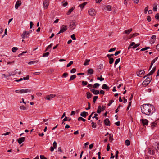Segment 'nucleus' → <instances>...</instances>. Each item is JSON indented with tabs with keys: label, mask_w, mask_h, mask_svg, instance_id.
<instances>
[{
	"label": "nucleus",
	"mask_w": 159,
	"mask_h": 159,
	"mask_svg": "<svg viewBox=\"0 0 159 159\" xmlns=\"http://www.w3.org/2000/svg\"><path fill=\"white\" fill-rule=\"evenodd\" d=\"M151 20V18L149 16H147V20L148 22H150Z\"/></svg>",
	"instance_id": "nucleus-56"
},
{
	"label": "nucleus",
	"mask_w": 159,
	"mask_h": 159,
	"mask_svg": "<svg viewBox=\"0 0 159 159\" xmlns=\"http://www.w3.org/2000/svg\"><path fill=\"white\" fill-rule=\"evenodd\" d=\"M157 120L155 121L154 122H152L151 123V127L152 129H153L154 127L157 126Z\"/></svg>",
	"instance_id": "nucleus-16"
},
{
	"label": "nucleus",
	"mask_w": 159,
	"mask_h": 159,
	"mask_svg": "<svg viewBox=\"0 0 159 159\" xmlns=\"http://www.w3.org/2000/svg\"><path fill=\"white\" fill-rule=\"evenodd\" d=\"M38 62V60L33 61L29 62V64H34L35 63H37Z\"/></svg>",
	"instance_id": "nucleus-34"
},
{
	"label": "nucleus",
	"mask_w": 159,
	"mask_h": 159,
	"mask_svg": "<svg viewBox=\"0 0 159 159\" xmlns=\"http://www.w3.org/2000/svg\"><path fill=\"white\" fill-rule=\"evenodd\" d=\"M148 152L150 154L153 155L154 154V151L153 150H152L150 148L148 149Z\"/></svg>",
	"instance_id": "nucleus-25"
},
{
	"label": "nucleus",
	"mask_w": 159,
	"mask_h": 159,
	"mask_svg": "<svg viewBox=\"0 0 159 159\" xmlns=\"http://www.w3.org/2000/svg\"><path fill=\"white\" fill-rule=\"evenodd\" d=\"M21 4V2L20 1L18 0L15 4V8L16 9H17L18 8V7L20 6Z\"/></svg>",
	"instance_id": "nucleus-13"
},
{
	"label": "nucleus",
	"mask_w": 159,
	"mask_h": 159,
	"mask_svg": "<svg viewBox=\"0 0 159 159\" xmlns=\"http://www.w3.org/2000/svg\"><path fill=\"white\" fill-rule=\"evenodd\" d=\"M88 115V113L85 111H84L83 112H82L80 114V115L81 116H82L83 117L85 118Z\"/></svg>",
	"instance_id": "nucleus-19"
},
{
	"label": "nucleus",
	"mask_w": 159,
	"mask_h": 159,
	"mask_svg": "<svg viewBox=\"0 0 159 159\" xmlns=\"http://www.w3.org/2000/svg\"><path fill=\"white\" fill-rule=\"evenodd\" d=\"M100 86V84L98 83H95L93 86V88L94 89L97 88L98 87Z\"/></svg>",
	"instance_id": "nucleus-33"
},
{
	"label": "nucleus",
	"mask_w": 159,
	"mask_h": 159,
	"mask_svg": "<svg viewBox=\"0 0 159 159\" xmlns=\"http://www.w3.org/2000/svg\"><path fill=\"white\" fill-rule=\"evenodd\" d=\"M141 121L143 126H144L148 125V121L147 120L143 119L141 120Z\"/></svg>",
	"instance_id": "nucleus-10"
},
{
	"label": "nucleus",
	"mask_w": 159,
	"mask_h": 159,
	"mask_svg": "<svg viewBox=\"0 0 159 159\" xmlns=\"http://www.w3.org/2000/svg\"><path fill=\"white\" fill-rule=\"evenodd\" d=\"M132 28L130 29L126 30L123 33L129 34L132 31Z\"/></svg>",
	"instance_id": "nucleus-20"
},
{
	"label": "nucleus",
	"mask_w": 159,
	"mask_h": 159,
	"mask_svg": "<svg viewBox=\"0 0 159 159\" xmlns=\"http://www.w3.org/2000/svg\"><path fill=\"white\" fill-rule=\"evenodd\" d=\"M135 44V43L134 42H132L130 45L128 46V49H129L130 48H131L132 46H133Z\"/></svg>",
	"instance_id": "nucleus-36"
},
{
	"label": "nucleus",
	"mask_w": 159,
	"mask_h": 159,
	"mask_svg": "<svg viewBox=\"0 0 159 159\" xmlns=\"http://www.w3.org/2000/svg\"><path fill=\"white\" fill-rule=\"evenodd\" d=\"M68 76V74L66 72L63 74L62 76V77H66Z\"/></svg>",
	"instance_id": "nucleus-45"
},
{
	"label": "nucleus",
	"mask_w": 159,
	"mask_h": 159,
	"mask_svg": "<svg viewBox=\"0 0 159 159\" xmlns=\"http://www.w3.org/2000/svg\"><path fill=\"white\" fill-rule=\"evenodd\" d=\"M90 91L93 93L94 94L97 95L99 94V92L98 90L92 89L90 90Z\"/></svg>",
	"instance_id": "nucleus-17"
},
{
	"label": "nucleus",
	"mask_w": 159,
	"mask_h": 159,
	"mask_svg": "<svg viewBox=\"0 0 159 159\" xmlns=\"http://www.w3.org/2000/svg\"><path fill=\"white\" fill-rule=\"evenodd\" d=\"M135 44V43L134 42H132L130 45L128 46V49H129L130 48H131L132 46H133Z\"/></svg>",
	"instance_id": "nucleus-37"
},
{
	"label": "nucleus",
	"mask_w": 159,
	"mask_h": 159,
	"mask_svg": "<svg viewBox=\"0 0 159 159\" xmlns=\"http://www.w3.org/2000/svg\"><path fill=\"white\" fill-rule=\"evenodd\" d=\"M114 139L113 138V135L112 134H110V136H109V140L111 142Z\"/></svg>",
	"instance_id": "nucleus-31"
},
{
	"label": "nucleus",
	"mask_w": 159,
	"mask_h": 159,
	"mask_svg": "<svg viewBox=\"0 0 159 159\" xmlns=\"http://www.w3.org/2000/svg\"><path fill=\"white\" fill-rule=\"evenodd\" d=\"M135 44V43L134 42H132L130 45L128 46V49H129L130 48H131L132 46H133Z\"/></svg>",
	"instance_id": "nucleus-38"
},
{
	"label": "nucleus",
	"mask_w": 159,
	"mask_h": 159,
	"mask_svg": "<svg viewBox=\"0 0 159 159\" xmlns=\"http://www.w3.org/2000/svg\"><path fill=\"white\" fill-rule=\"evenodd\" d=\"M158 58V57H156L151 62V64L152 66L153 64L156 61H157V60Z\"/></svg>",
	"instance_id": "nucleus-32"
},
{
	"label": "nucleus",
	"mask_w": 159,
	"mask_h": 159,
	"mask_svg": "<svg viewBox=\"0 0 159 159\" xmlns=\"http://www.w3.org/2000/svg\"><path fill=\"white\" fill-rule=\"evenodd\" d=\"M114 102V100H111L109 101V102L108 104L107 105L108 106H110L111 105L112 103Z\"/></svg>",
	"instance_id": "nucleus-63"
},
{
	"label": "nucleus",
	"mask_w": 159,
	"mask_h": 159,
	"mask_svg": "<svg viewBox=\"0 0 159 159\" xmlns=\"http://www.w3.org/2000/svg\"><path fill=\"white\" fill-rule=\"evenodd\" d=\"M50 53L48 52L43 53V57H48L49 54Z\"/></svg>",
	"instance_id": "nucleus-44"
},
{
	"label": "nucleus",
	"mask_w": 159,
	"mask_h": 159,
	"mask_svg": "<svg viewBox=\"0 0 159 159\" xmlns=\"http://www.w3.org/2000/svg\"><path fill=\"white\" fill-rule=\"evenodd\" d=\"M82 84L83 85L85 86L87 84L88 82L87 81H83L82 82Z\"/></svg>",
	"instance_id": "nucleus-51"
},
{
	"label": "nucleus",
	"mask_w": 159,
	"mask_h": 159,
	"mask_svg": "<svg viewBox=\"0 0 159 159\" xmlns=\"http://www.w3.org/2000/svg\"><path fill=\"white\" fill-rule=\"evenodd\" d=\"M78 121L82 120L83 122H85L86 121V120L83 118L81 117H80L78 118Z\"/></svg>",
	"instance_id": "nucleus-40"
},
{
	"label": "nucleus",
	"mask_w": 159,
	"mask_h": 159,
	"mask_svg": "<svg viewBox=\"0 0 159 159\" xmlns=\"http://www.w3.org/2000/svg\"><path fill=\"white\" fill-rule=\"evenodd\" d=\"M155 149L156 151L159 153V144L156 143L155 145Z\"/></svg>",
	"instance_id": "nucleus-21"
},
{
	"label": "nucleus",
	"mask_w": 159,
	"mask_h": 159,
	"mask_svg": "<svg viewBox=\"0 0 159 159\" xmlns=\"http://www.w3.org/2000/svg\"><path fill=\"white\" fill-rule=\"evenodd\" d=\"M18 50V48L16 47H13L12 48V51L13 52H16V51L17 50Z\"/></svg>",
	"instance_id": "nucleus-41"
},
{
	"label": "nucleus",
	"mask_w": 159,
	"mask_h": 159,
	"mask_svg": "<svg viewBox=\"0 0 159 159\" xmlns=\"http://www.w3.org/2000/svg\"><path fill=\"white\" fill-rule=\"evenodd\" d=\"M32 90V89H25L16 90L15 92L18 93H30Z\"/></svg>",
	"instance_id": "nucleus-2"
},
{
	"label": "nucleus",
	"mask_w": 159,
	"mask_h": 159,
	"mask_svg": "<svg viewBox=\"0 0 159 159\" xmlns=\"http://www.w3.org/2000/svg\"><path fill=\"white\" fill-rule=\"evenodd\" d=\"M102 88L103 89H104V90L106 89L107 90H108L109 89V87H108L107 86V85L106 84H104L102 85Z\"/></svg>",
	"instance_id": "nucleus-18"
},
{
	"label": "nucleus",
	"mask_w": 159,
	"mask_h": 159,
	"mask_svg": "<svg viewBox=\"0 0 159 159\" xmlns=\"http://www.w3.org/2000/svg\"><path fill=\"white\" fill-rule=\"evenodd\" d=\"M49 3V0H44L43 2V7L45 9H47L48 5Z\"/></svg>",
	"instance_id": "nucleus-8"
},
{
	"label": "nucleus",
	"mask_w": 159,
	"mask_h": 159,
	"mask_svg": "<svg viewBox=\"0 0 159 159\" xmlns=\"http://www.w3.org/2000/svg\"><path fill=\"white\" fill-rule=\"evenodd\" d=\"M139 35V34L138 33H134V34H133L132 36L130 38H129V39H130L131 38H132V37H135L136 36H137V35Z\"/></svg>",
	"instance_id": "nucleus-53"
},
{
	"label": "nucleus",
	"mask_w": 159,
	"mask_h": 159,
	"mask_svg": "<svg viewBox=\"0 0 159 159\" xmlns=\"http://www.w3.org/2000/svg\"><path fill=\"white\" fill-rule=\"evenodd\" d=\"M140 44H135L132 47V48L133 49L136 48L137 47L139 46V45Z\"/></svg>",
	"instance_id": "nucleus-61"
},
{
	"label": "nucleus",
	"mask_w": 159,
	"mask_h": 159,
	"mask_svg": "<svg viewBox=\"0 0 159 159\" xmlns=\"http://www.w3.org/2000/svg\"><path fill=\"white\" fill-rule=\"evenodd\" d=\"M154 5L155 6L153 8V10L154 11H157V4L156 3H155Z\"/></svg>",
	"instance_id": "nucleus-35"
},
{
	"label": "nucleus",
	"mask_w": 159,
	"mask_h": 159,
	"mask_svg": "<svg viewBox=\"0 0 159 159\" xmlns=\"http://www.w3.org/2000/svg\"><path fill=\"white\" fill-rule=\"evenodd\" d=\"M90 61V59H86L85 61V62L84 63V66L88 65L89 64V62Z\"/></svg>",
	"instance_id": "nucleus-30"
},
{
	"label": "nucleus",
	"mask_w": 159,
	"mask_h": 159,
	"mask_svg": "<svg viewBox=\"0 0 159 159\" xmlns=\"http://www.w3.org/2000/svg\"><path fill=\"white\" fill-rule=\"evenodd\" d=\"M75 7H73L70 9L68 12L67 13V15L70 14L71 12L73 11V10L75 9Z\"/></svg>",
	"instance_id": "nucleus-24"
},
{
	"label": "nucleus",
	"mask_w": 159,
	"mask_h": 159,
	"mask_svg": "<svg viewBox=\"0 0 159 159\" xmlns=\"http://www.w3.org/2000/svg\"><path fill=\"white\" fill-rule=\"evenodd\" d=\"M152 80L151 77H148L142 83V85L143 86H146L148 85Z\"/></svg>",
	"instance_id": "nucleus-3"
},
{
	"label": "nucleus",
	"mask_w": 159,
	"mask_h": 159,
	"mask_svg": "<svg viewBox=\"0 0 159 159\" xmlns=\"http://www.w3.org/2000/svg\"><path fill=\"white\" fill-rule=\"evenodd\" d=\"M53 146H52V147L53 148H54L55 149L57 147V142L55 141H54L53 142Z\"/></svg>",
	"instance_id": "nucleus-49"
},
{
	"label": "nucleus",
	"mask_w": 159,
	"mask_h": 159,
	"mask_svg": "<svg viewBox=\"0 0 159 159\" xmlns=\"http://www.w3.org/2000/svg\"><path fill=\"white\" fill-rule=\"evenodd\" d=\"M141 112L148 116L152 115L155 111L154 106L150 104H144L141 107Z\"/></svg>",
	"instance_id": "nucleus-1"
},
{
	"label": "nucleus",
	"mask_w": 159,
	"mask_h": 159,
	"mask_svg": "<svg viewBox=\"0 0 159 159\" xmlns=\"http://www.w3.org/2000/svg\"><path fill=\"white\" fill-rule=\"evenodd\" d=\"M120 61V58H118L116 59L115 62V65H116Z\"/></svg>",
	"instance_id": "nucleus-43"
},
{
	"label": "nucleus",
	"mask_w": 159,
	"mask_h": 159,
	"mask_svg": "<svg viewBox=\"0 0 159 159\" xmlns=\"http://www.w3.org/2000/svg\"><path fill=\"white\" fill-rule=\"evenodd\" d=\"M56 95L54 94H51L46 96V99L47 100H50L52 98H53Z\"/></svg>",
	"instance_id": "nucleus-12"
},
{
	"label": "nucleus",
	"mask_w": 159,
	"mask_h": 159,
	"mask_svg": "<svg viewBox=\"0 0 159 159\" xmlns=\"http://www.w3.org/2000/svg\"><path fill=\"white\" fill-rule=\"evenodd\" d=\"M40 157L41 159H47V158L45 157L44 155H40Z\"/></svg>",
	"instance_id": "nucleus-64"
},
{
	"label": "nucleus",
	"mask_w": 159,
	"mask_h": 159,
	"mask_svg": "<svg viewBox=\"0 0 159 159\" xmlns=\"http://www.w3.org/2000/svg\"><path fill=\"white\" fill-rule=\"evenodd\" d=\"M155 18L156 20H159V13H157L155 15Z\"/></svg>",
	"instance_id": "nucleus-48"
},
{
	"label": "nucleus",
	"mask_w": 159,
	"mask_h": 159,
	"mask_svg": "<svg viewBox=\"0 0 159 159\" xmlns=\"http://www.w3.org/2000/svg\"><path fill=\"white\" fill-rule=\"evenodd\" d=\"M73 61H70L68 64L66 66V67H70L71 65L73 64Z\"/></svg>",
	"instance_id": "nucleus-54"
},
{
	"label": "nucleus",
	"mask_w": 159,
	"mask_h": 159,
	"mask_svg": "<svg viewBox=\"0 0 159 159\" xmlns=\"http://www.w3.org/2000/svg\"><path fill=\"white\" fill-rule=\"evenodd\" d=\"M91 124L92 125V126L93 128H96V124L95 123L92 122Z\"/></svg>",
	"instance_id": "nucleus-52"
},
{
	"label": "nucleus",
	"mask_w": 159,
	"mask_h": 159,
	"mask_svg": "<svg viewBox=\"0 0 159 159\" xmlns=\"http://www.w3.org/2000/svg\"><path fill=\"white\" fill-rule=\"evenodd\" d=\"M89 14L92 16H94L96 15V11L94 9H90L88 11Z\"/></svg>",
	"instance_id": "nucleus-7"
},
{
	"label": "nucleus",
	"mask_w": 159,
	"mask_h": 159,
	"mask_svg": "<svg viewBox=\"0 0 159 159\" xmlns=\"http://www.w3.org/2000/svg\"><path fill=\"white\" fill-rule=\"evenodd\" d=\"M98 98V96H94L93 98V103H95L97 99Z\"/></svg>",
	"instance_id": "nucleus-46"
},
{
	"label": "nucleus",
	"mask_w": 159,
	"mask_h": 159,
	"mask_svg": "<svg viewBox=\"0 0 159 159\" xmlns=\"http://www.w3.org/2000/svg\"><path fill=\"white\" fill-rule=\"evenodd\" d=\"M112 7L110 5H105L104 7V9L105 10H107L108 11H110L112 10Z\"/></svg>",
	"instance_id": "nucleus-9"
},
{
	"label": "nucleus",
	"mask_w": 159,
	"mask_h": 159,
	"mask_svg": "<svg viewBox=\"0 0 159 159\" xmlns=\"http://www.w3.org/2000/svg\"><path fill=\"white\" fill-rule=\"evenodd\" d=\"M76 22L74 21H72L70 23L69 28L70 29L73 30L74 29L76 26Z\"/></svg>",
	"instance_id": "nucleus-6"
},
{
	"label": "nucleus",
	"mask_w": 159,
	"mask_h": 159,
	"mask_svg": "<svg viewBox=\"0 0 159 159\" xmlns=\"http://www.w3.org/2000/svg\"><path fill=\"white\" fill-rule=\"evenodd\" d=\"M93 70L92 69H90L88 70V73L89 74L91 75L93 74Z\"/></svg>",
	"instance_id": "nucleus-29"
},
{
	"label": "nucleus",
	"mask_w": 159,
	"mask_h": 159,
	"mask_svg": "<svg viewBox=\"0 0 159 159\" xmlns=\"http://www.w3.org/2000/svg\"><path fill=\"white\" fill-rule=\"evenodd\" d=\"M102 107L99 105L98 106V108L97 110V113L99 114L102 111Z\"/></svg>",
	"instance_id": "nucleus-22"
},
{
	"label": "nucleus",
	"mask_w": 159,
	"mask_h": 159,
	"mask_svg": "<svg viewBox=\"0 0 159 159\" xmlns=\"http://www.w3.org/2000/svg\"><path fill=\"white\" fill-rule=\"evenodd\" d=\"M148 6H147L144 9V11L145 14L147 13L148 10Z\"/></svg>",
	"instance_id": "nucleus-62"
},
{
	"label": "nucleus",
	"mask_w": 159,
	"mask_h": 159,
	"mask_svg": "<svg viewBox=\"0 0 159 159\" xmlns=\"http://www.w3.org/2000/svg\"><path fill=\"white\" fill-rule=\"evenodd\" d=\"M32 32V30H30L28 31H25L23 32V34L21 35V37L23 39H24L25 37H27V35H29Z\"/></svg>",
	"instance_id": "nucleus-5"
},
{
	"label": "nucleus",
	"mask_w": 159,
	"mask_h": 159,
	"mask_svg": "<svg viewBox=\"0 0 159 159\" xmlns=\"http://www.w3.org/2000/svg\"><path fill=\"white\" fill-rule=\"evenodd\" d=\"M156 70V67H154L150 71V72L152 73V74H153Z\"/></svg>",
	"instance_id": "nucleus-57"
},
{
	"label": "nucleus",
	"mask_w": 159,
	"mask_h": 159,
	"mask_svg": "<svg viewBox=\"0 0 159 159\" xmlns=\"http://www.w3.org/2000/svg\"><path fill=\"white\" fill-rule=\"evenodd\" d=\"M76 69L75 68L72 69L70 70V73H74L76 72Z\"/></svg>",
	"instance_id": "nucleus-50"
},
{
	"label": "nucleus",
	"mask_w": 159,
	"mask_h": 159,
	"mask_svg": "<svg viewBox=\"0 0 159 159\" xmlns=\"http://www.w3.org/2000/svg\"><path fill=\"white\" fill-rule=\"evenodd\" d=\"M25 139V137H22L19 138L18 140V142L19 144H21L23 142H24Z\"/></svg>",
	"instance_id": "nucleus-14"
},
{
	"label": "nucleus",
	"mask_w": 159,
	"mask_h": 159,
	"mask_svg": "<svg viewBox=\"0 0 159 159\" xmlns=\"http://www.w3.org/2000/svg\"><path fill=\"white\" fill-rule=\"evenodd\" d=\"M71 38L73 40H76V39L75 34H73L71 36Z\"/></svg>",
	"instance_id": "nucleus-60"
},
{
	"label": "nucleus",
	"mask_w": 159,
	"mask_h": 159,
	"mask_svg": "<svg viewBox=\"0 0 159 159\" xmlns=\"http://www.w3.org/2000/svg\"><path fill=\"white\" fill-rule=\"evenodd\" d=\"M149 48H150V47H145V48H142L141 50V51H145V50H147Z\"/></svg>",
	"instance_id": "nucleus-55"
},
{
	"label": "nucleus",
	"mask_w": 159,
	"mask_h": 159,
	"mask_svg": "<svg viewBox=\"0 0 159 159\" xmlns=\"http://www.w3.org/2000/svg\"><path fill=\"white\" fill-rule=\"evenodd\" d=\"M71 120V118H68L66 116H65V118L63 120V121H70Z\"/></svg>",
	"instance_id": "nucleus-28"
},
{
	"label": "nucleus",
	"mask_w": 159,
	"mask_h": 159,
	"mask_svg": "<svg viewBox=\"0 0 159 159\" xmlns=\"http://www.w3.org/2000/svg\"><path fill=\"white\" fill-rule=\"evenodd\" d=\"M145 73L144 70H140L137 72V75L138 76L141 77V75H143Z\"/></svg>",
	"instance_id": "nucleus-15"
},
{
	"label": "nucleus",
	"mask_w": 159,
	"mask_h": 159,
	"mask_svg": "<svg viewBox=\"0 0 159 159\" xmlns=\"http://www.w3.org/2000/svg\"><path fill=\"white\" fill-rule=\"evenodd\" d=\"M116 50V48H112L110 49L108 51V52H111L112 51H114Z\"/></svg>",
	"instance_id": "nucleus-58"
},
{
	"label": "nucleus",
	"mask_w": 159,
	"mask_h": 159,
	"mask_svg": "<svg viewBox=\"0 0 159 159\" xmlns=\"http://www.w3.org/2000/svg\"><path fill=\"white\" fill-rule=\"evenodd\" d=\"M104 122L106 125L110 126V122L108 118H106L104 120Z\"/></svg>",
	"instance_id": "nucleus-11"
},
{
	"label": "nucleus",
	"mask_w": 159,
	"mask_h": 159,
	"mask_svg": "<svg viewBox=\"0 0 159 159\" xmlns=\"http://www.w3.org/2000/svg\"><path fill=\"white\" fill-rule=\"evenodd\" d=\"M67 26L66 25H62L61 28V29L59 32L57 34V35H58L64 32L65 31H66L67 30Z\"/></svg>",
	"instance_id": "nucleus-4"
},
{
	"label": "nucleus",
	"mask_w": 159,
	"mask_h": 159,
	"mask_svg": "<svg viewBox=\"0 0 159 159\" xmlns=\"http://www.w3.org/2000/svg\"><path fill=\"white\" fill-rule=\"evenodd\" d=\"M87 94V98L88 99L90 98L92 96V94L89 92H87L86 93Z\"/></svg>",
	"instance_id": "nucleus-23"
},
{
	"label": "nucleus",
	"mask_w": 159,
	"mask_h": 159,
	"mask_svg": "<svg viewBox=\"0 0 159 159\" xmlns=\"http://www.w3.org/2000/svg\"><path fill=\"white\" fill-rule=\"evenodd\" d=\"M76 76L75 75H73L70 76V79L68 81H71L73 80L74 79H75L76 78Z\"/></svg>",
	"instance_id": "nucleus-26"
},
{
	"label": "nucleus",
	"mask_w": 159,
	"mask_h": 159,
	"mask_svg": "<svg viewBox=\"0 0 159 159\" xmlns=\"http://www.w3.org/2000/svg\"><path fill=\"white\" fill-rule=\"evenodd\" d=\"M109 63L110 64H111L113 63V62H114V59H113V58L112 57L111 58H110L109 59Z\"/></svg>",
	"instance_id": "nucleus-42"
},
{
	"label": "nucleus",
	"mask_w": 159,
	"mask_h": 159,
	"mask_svg": "<svg viewBox=\"0 0 159 159\" xmlns=\"http://www.w3.org/2000/svg\"><path fill=\"white\" fill-rule=\"evenodd\" d=\"M87 2H84L82 4L79 5V7H80L81 9H83L85 5H86Z\"/></svg>",
	"instance_id": "nucleus-27"
},
{
	"label": "nucleus",
	"mask_w": 159,
	"mask_h": 159,
	"mask_svg": "<svg viewBox=\"0 0 159 159\" xmlns=\"http://www.w3.org/2000/svg\"><path fill=\"white\" fill-rule=\"evenodd\" d=\"M20 108L21 110H26V107L24 106H21L20 107Z\"/></svg>",
	"instance_id": "nucleus-59"
},
{
	"label": "nucleus",
	"mask_w": 159,
	"mask_h": 159,
	"mask_svg": "<svg viewBox=\"0 0 159 159\" xmlns=\"http://www.w3.org/2000/svg\"><path fill=\"white\" fill-rule=\"evenodd\" d=\"M125 144L127 146H129L130 145V141L129 140H126L125 141Z\"/></svg>",
	"instance_id": "nucleus-39"
},
{
	"label": "nucleus",
	"mask_w": 159,
	"mask_h": 159,
	"mask_svg": "<svg viewBox=\"0 0 159 159\" xmlns=\"http://www.w3.org/2000/svg\"><path fill=\"white\" fill-rule=\"evenodd\" d=\"M97 79L100 80L101 81H102L104 80V78H102V75L101 76V77H98Z\"/></svg>",
	"instance_id": "nucleus-47"
}]
</instances>
